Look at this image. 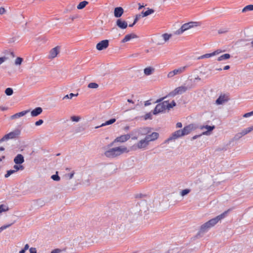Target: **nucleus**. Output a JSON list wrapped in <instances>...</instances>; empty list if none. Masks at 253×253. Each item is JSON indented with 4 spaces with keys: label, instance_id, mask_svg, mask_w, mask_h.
I'll return each mask as SVG.
<instances>
[{
    "label": "nucleus",
    "instance_id": "obj_33",
    "mask_svg": "<svg viewBox=\"0 0 253 253\" xmlns=\"http://www.w3.org/2000/svg\"><path fill=\"white\" fill-rule=\"evenodd\" d=\"M87 87L89 88L96 89L99 87V85L96 83H90L88 84Z\"/></svg>",
    "mask_w": 253,
    "mask_h": 253
},
{
    "label": "nucleus",
    "instance_id": "obj_41",
    "mask_svg": "<svg viewBox=\"0 0 253 253\" xmlns=\"http://www.w3.org/2000/svg\"><path fill=\"white\" fill-rule=\"evenodd\" d=\"M253 115V111L249 113H247L243 115L244 118H248Z\"/></svg>",
    "mask_w": 253,
    "mask_h": 253
},
{
    "label": "nucleus",
    "instance_id": "obj_44",
    "mask_svg": "<svg viewBox=\"0 0 253 253\" xmlns=\"http://www.w3.org/2000/svg\"><path fill=\"white\" fill-rule=\"evenodd\" d=\"M151 113H149L145 115V116H144V119L145 120H147V119H151Z\"/></svg>",
    "mask_w": 253,
    "mask_h": 253
},
{
    "label": "nucleus",
    "instance_id": "obj_21",
    "mask_svg": "<svg viewBox=\"0 0 253 253\" xmlns=\"http://www.w3.org/2000/svg\"><path fill=\"white\" fill-rule=\"evenodd\" d=\"M228 100L227 97H226L225 95L221 94L216 100V103L217 105H221L223 103L227 101Z\"/></svg>",
    "mask_w": 253,
    "mask_h": 253
},
{
    "label": "nucleus",
    "instance_id": "obj_49",
    "mask_svg": "<svg viewBox=\"0 0 253 253\" xmlns=\"http://www.w3.org/2000/svg\"><path fill=\"white\" fill-rule=\"evenodd\" d=\"M176 127L177 128H181L182 126V123L180 122H178L176 125Z\"/></svg>",
    "mask_w": 253,
    "mask_h": 253
},
{
    "label": "nucleus",
    "instance_id": "obj_61",
    "mask_svg": "<svg viewBox=\"0 0 253 253\" xmlns=\"http://www.w3.org/2000/svg\"><path fill=\"white\" fill-rule=\"evenodd\" d=\"M218 71H221L222 69L221 68L217 69H216Z\"/></svg>",
    "mask_w": 253,
    "mask_h": 253
},
{
    "label": "nucleus",
    "instance_id": "obj_47",
    "mask_svg": "<svg viewBox=\"0 0 253 253\" xmlns=\"http://www.w3.org/2000/svg\"><path fill=\"white\" fill-rule=\"evenodd\" d=\"M29 251L30 253H37V250L35 248H31Z\"/></svg>",
    "mask_w": 253,
    "mask_h": 253
},
{
    "label": "nucleus",
    "instance_id": "obj_18",
    "mask_svg": "<svg viewBox=\"0 0 253 253\" xmlns=\"http://www.w3.org/2000/svg\"><path fill=\"white\" fill-rule=\"evenodd\" d=\"M117 25L122 29H125L127 27V23L126 21L118 19L116 21Z\"/></svg>",
    "mask_w": 253,
    "mask_h": 253
},
{
    "label": "nucleus",
    "instance_id": "obj_43",
    "mask_svg": "<svg viewBox=\"0 0 253 253\" xmlns=\"http://www.w3.org/2000/svg\"><path fill=\"white\" fill-rule=\"evenodd\" d=\"M6 59L7 58L5 56L0 57V65L2 64Z\"/></svg>",
    "mask_w": 253,
    "mask_h": 253
},
{
    "label": "nucleus",
    "instance_id": "obj_27",
    "mask_svg": "<svg viewBox=\"0 0 253 253\" xmlns=\"http://www.w3.org/2000/svg\"><path fill=\"white\" fill-rule=\"evenodd\" d=\"M154 12V10L153 9L148 8L146 11H142L141 14L143 17H146L153 14Z\"/></svg>",
    "mask_w": 253,
    "mask_h": 253
},
{
    "label": "nucleus",
    "instance_id": "obj_11",
    "mask_svg": "<svg viewBox=\"0 0 253 253\" xmlns=\"http://www.w3.org/2000/svg\"><path fill=\"white\" fill-rule=\"evenodd\" d=\"M60 52V47L59 46H56L52 48L49 53L48 58L52 59L57 56Z\"/></svg>",
    "mask_w": 253,
    "mask_h": 253
},
{
    "label": "nucleus",
    "instance_id": "obj_24",
    "mask_svg": "<svg viewBox=\"0 0 253 253\" xmlns=\"http://www.w3.org/2000/svg\"><path fill=\"white\" fill-rule=\"evenodd\" d=\"M214 126H203L200 127L201 129H206L207 130L206 131L203 132V135L207 134L208 132L211 131L214 128Z\"/></svg>",
    "mask_w": 253,
    "mask_h": 253
},
{
    "label": "nucleus",
    "instance_id": "obj_34",
    "mask_svg": "<svg viewBox=\"0 0 253 253\" xmlns=\"http://www.w3.org/2000/svg\"><path fill=\"white\" fill-rule=\"evenodd\" d=\"M23 61V59L22 58L18 57L16 58L15 60V65L16 66H20L21 65L22 62Z\"/></svg>",
    "mask_w": 253,
    "mask_h": 253
},
{
    "label": "nucleus",
    "instance_id": "obj_20",
    "mask_svg": "<svg viewBox=\"0 0 253 253\" xmlns=\"http://www.w3.org/2000/svg\"><path fill=\"white\" fill-rule=\"evenodd\" d=\"M181 136H182V131L181 130H178L172 133V135L168 139V141L175 139Z\"/></svg>",
    "mask_w": 253,
    "mask_h": 253
},
{
    "label": "nucleus",
    "instance_id": "obj_15",
    "mask_svg": "<svg viewBox=\"0 0 253 253\" xmlns=\"http://www.w3.org/2000/svg\"><path fill=\"white\" fill-rule=\"evenodd\" d=\"M130 138L129 134H125L117 137L114 140L115 142L124 143L126 142Z\"/></svg>",
    "mask_w": 253,
    "mask_h": 253
},
{
    "label": "nucleus",
    "instance_id": "obj_58",
    "mask_svg": "<svg viewBox=\"0 0 253 253\" xmlns=\"http://www.w3.org/2000/svg\"><path fill=\"white\" fill-rule=\"evenodd\" d=\"M134 25V24H133V23L132 24H130V25H129V27H132V26H133V25Z\"/></svg>",
    "mask_w": 253,
    "mask_h": 253
},
{
    "label": "nucleus",
    "instance_id": "obj_42",
    "mask_svg": "<svg viewBox=\"0 0 253 253\" xmlns=\"http://www.w3.org/2000/svg\"><path fill=\"white\" fill-rule=\"evenodd\" d=\"M43 120L42 119H40L35 123V125L36 126H41V125H42L43 124Z\"/></svg>",
    "mask_w": 253,
    "mask_h": 253
},
{
    "label": "nucleus",
    "instance_id": "obj_62",
    "mask_svg": "<svg viewBox=\"0 0 253 253\" xmlns=\"http://www.w3.org/2000/svg\"><path fill=\"white\" fill-rule=\"evenodd\" d=\"M142 7H143V6H139V9H140V8H141Z\"/></svg>",
    "mask_w": 253,
    "mask_h": 253
},
{
    "label": "nucleus",
    "instance_id": "obj_39",
    "mask_svg": "<svg viewBox=\"0 0 253 253\" xmlns=\"http://www.w3.org/2000/svg\"><path fill=\"white\" fill-rule=\"evenodd\" d=\"M252 130H253V126L249 127L247 129H246V130L242 131V134L245 135V134H247L248 133L250 132V131H251Z\"/></svg>",
    "mask_w": 253,
    "mask_h": 253
},
{
    "label": "nucleus",
    "instance_id": "obj_10",
    "mask_svg": "<svg viewBox=\"0 0 253 253\" xmlns=\"http://www.w3.org/2000/svg\"><path fill=\"white\" fill-rule=\"evenodd\" d=\"M185 70L184 67H181L177 69H175L172 71L169 72L167 74L168 78H172L174 76L182 73Z\"/></svg>",
    "mask_w": 253,
    "mask_h": 253
},
{
    "label": "nucleus",
    "instance_id": "obj_8",
    "mask_svg": "<svg viewBox=\"0 0 253 253\" xmlns=\"http://www.w3.org/2000/svg\"><path fill=\"white\" fill-rule=\"evenodd\" d=\"M13 168L14 169H10L7 171L6 173L4 175V177L5 178L8 177L10 175L15 173L19 170H23L24 166L20 165H14Z\"/></svg>",
    "mask_w": 253,
    "mask_h": 253
},
{
    "label": "nucleus",
    "instance_id": "obj_28",
    "mask_svg": "<svg viewBox=\"0 0 253 253\" xmlns=\"http://www.w3.org/2000/svg\"><path fill=\"white\" fill-rule=\"evenodd\" d=\"M253 11V4H249L245 6L242 10L243 13Z\"/></svg>",
    "mask_w": 253,
    "mask_h": 253
},
{
    "label": "nucleus",
    "instance_id": "obj_7",
    "mask_svg": "<svg viewBox=\"0 0 253 253\" xmlns=\"http://www.w3.org/2000/svg\"><path fill=\"white\" fill-rule=\"evenodd\" d=\"M149 145L148 141L145 138L140 140L133 147V149H145Z\"/></svg>",
    "mask_w": 253,
    "mask_h": 253
},
{
    "label": "nucleus",
    "instance_id": "obj_26",
    "mask_svg": "<svg viewBox=\"0 0 253 253\" xmlns=\"http://www.w3.org/2000/svg\"><path fill=\"white\" fill-rule=\"evenodd\" d=\"M116 120L115 118H112L108 121H106L104 123L102 124L100 126L95 127L96 128H98L100 126H103L111 125L116 122Z\"/></svg>",
    "mask_w": 253,
    "mask_h": 253
},
{
    "label": "nucleus",
    "instance_id": "obj_54",
    "mask_svg": "<svg viewBox=\"0 0 253 253\" xmlns=\"http://www.w3.org/2000/svg\"><path fill=\"white\" fill-rule=\"evenodd\" d=\"M137 21H138V17H136L135 18V19H134V22H133V24H135L137 22Z\"/></svg>",
    "mask_w": 253,
    "mask_h": 253
},
{
    "label": "nucleus",
    "instance_id": "obj_30",
    "mask_svg": "<svg viewBox=\"0 0 253 253\" xmlns=\"http://www.w3.org/2000/svg\"><path fill=\"white\" fill-rule=\"evenodd\" d=\"M88 3V1L84 0L79 3L77 5L78 9H82L85 7V6Z\"/></svg>",
    "mask_w": 253,
    "mask_h": 253
},
{
    "label": "nucleus",
    "instance_id": "obj_25",
    "mask_svg": "<svg viewBox=\"0 0 253 253\" xmlns=\"http://www.w3.org/2000/svg\"><path fill=\"white\" fill-rule=\"evenodd\" d=\"M154 68L152 67H148L144 69V74L146 76H150L154 72Z\"/></svg>",
    "mask_w": 253,
    "mask_h": 253
},
{
    "label": "nucleus",
    "instance_id": "obj_36",
    "mask_svg": "<svg viewBox=\"0 0 253 253\" xmlns=\"http://www.w3.org/2000/svg\"><path fill=\"white\" fill-rule=\"evenodd\" d=\"M78 95V93L74 94L73 93H71L69 94H67L65 96H64L63 99H72L73 97L77 96Z\"/></svg>",
    "mask_w": 253,
    "mask_h": 253
},
{
    "label": "nucleus",
    "instance_id": "obj_50",
    "mask_svg": "<svg viewBox=\"0 0 253 253\" xmlns=\"http://www.w3.org/2000/svg\"><path fill=\"white\" fill-rule=\"evenodd\" d=\"M29 245L28 244H26L25 245V247L24 248V250H25V251L29 249Z\"/></svg>",
    "mask_w": 253,
    "mask_h": 253
},
{
    "label": "nucleus",
    "instance_id": "obj_31",
    "mask_svg": "<svg viewBox=\"0 0 253 253\" xmlns=\"http://www.w3.org/2000/svg\"><path fill=\"white\" fill-rule=\"evenodd\" d=\"M171 37L172 35L170 34L165 33L162 35V37L165 42H168Z\"/></svg>",
    "mask_w": 253,
    "mask_h": 253
},
{
    "label": "nucleus",
    "instance_id": "obj_60",
    "mask_svg": "<svg viewBox=\"0 0 253 253\" xmlns=\"http://www.w3.org/2000/svg\"><path fill=\"white\" fill-rule=\"evenodd\" d=\"M251 45L253 47V41L251 42Z\"/></svg>",
    "mask_w": 253,
    "mask_h": 253
},
{
    "label": "nucleus",
    "instance_id": "obj_64",
    "mask_svg": "<svg viewBox=\"0 0 253 253\" xmlns=\"http://www.w3.org/2000/svg\"><path fill=\"white\" fill-rule=\"evenodd\" d=\"M196 138V136H194V137H193V139H195V138Z\"/></svg>",
    "mask_w": 253,
    "mask_h": 253
},
{
    "label": "nucleus",
    "instance_id": "obj_35",
    "mask_svg": "<svg viewBox=\"0 0 253 253\" xmlns=\"http://www.w3.org/2000/svg\"><path fill=\"white\" fill-rule=\"evenodd\" d=\"M5 93L7 96H11L13 93V89L11 87H8L5 90Z\"/></svg>",
    "mask_w": 253,
    "mask_h": 253
},
{
    "label": "nucleus",
    "instance_id": "obj_13",
    "mask_svg": "<svg viewBox=\"0 0 253 253\" xmlns=\"http://www.w3.org/2000/svg\"><path fill=\"white\" fill-rule=\"evenodd\" d=\"M29 112H30L29 110H24V111H21L20 112H18V113L14 114V115L11 116L10 118L12 120H17V119H19V118L23 117L24 116L26 115Z\"/></svg>",
    "mask_w": 253,
    "mask_h": 253
},
{
    "label": "nucleus",
    "instance_id": "obj_2",
    "mask_svg": "<svg viewBox=\"0 0 253 253\" xmlns=\"http://www.w3.org/2000/svg\"><path fill=\"white\" fill-rule=\"evenodd\" d=\"M128 152L129 150L126 147L122 146L110 149L106 151L104 154L107 157L113 158Z\"/></svg>",
    "mask_w": 253,
    "mask_h": 253
},
{
    "label": "nucleus",
    "instance_id": "obj_9",
    "mask_svg": "<svg viewBox=\"0 0 253 253\" xmlns=\"http://www.w3.org/2000/svg\"><path fill=\"white\" fill-rule=\"evenodd\" d=\"M188 89L186 86H180L175 88L171 93L170 94L174 96L177 94H180L185 92Z\"/></svg>",
    "mask_w": 253,
    "mask_h": 253
},
{
    "label": "nucleus",
    "instance_id": "obj_55",
    "mask_svg": "<svg viewBox=\"0 0 253 253\" xmlns=\"http://www.w3.org/2000/svg\"><path fill=\"white\" fill-rule=\"evenodd\" d=\"M25 251H25V250H24V249H23L21 250L19 252V253H25Z\"/></svg>",
    "mask_w": 253,
    "mask_h": 253
},
{
    "label": "nucleus",
    "instance_id": "obj_6",
    "mask_svg": "<svg viewBox=\"0 0 253 253\" xmlns=\"http://www.w3.org/2000/svg\"><path fill=\"white\" fill-rule=\"evenodd\" d=\"M109 40H104L99 42L96 45V49L101 51L108 48L109 46Z\"/></svg>",
    "mask_w": 253,
    "mask_h": 253
},
{
    "label": "nucleus",
    "instance_id": "obj_1",
    "mask_svg": "<svg viewBox=\"0 0 253 253\" xmlns=\"http://www.w3.org/2000/svg\"><path fill=\"white\" fill-rule=\"evenodd\" d=\"M176 105L174 100L169 102V101H164L158 104L153 111L154 115H157L159 113H163L166 110H169Z\"/></svg>",
    "mask_w": 253,
    "mask_h": 253
},
{
    "label": "nucleus",
    "instance_id": "obj_32",
    "mask_svg": "<svg viewBox=\"0 0 253 253\" xmlns=\"http://www.w3.org/2000/svg\"><path fill=\"white\" fill-rule=\"evenodd\" d=\"M9 210V208L6 205H0V214L3 212H6Z\"/></svg>",
    "mask_w": 253,
    "mask_h": 253
},
{
    "label": "nucleus",
    "instance_id": "obj_53",
    "mask_svg": "<svg viewBox=\"0 0 253 253\" xmlns=\"http://www.w3.org/2000/svg\"><path fill=\"white\" fill-rule=\"evenodd\" d=\"M164 99V98H161V99H158V100L156 101V103L160 102H161V101H162Z\"/></svg>",
    "mask_w": 253,
    "mask_h": 253
},
{
    "label": "nucleus",
    "instance_id": "obj_5",
    "mask_svg": "<svg viewBox=\"0 0 253 253\" xmlns=\"http://www.w3.org/2000/svg\"><path fill=\"white\" fill-rule=\"evenodd\" d=\"M21 133V130L19 129H15L10 132L6 134L1 138L2 141H5L9 139H12L17 137Z\"/></svg>",
    "mask_w": 253,
    "mask_h": 253
},
{
    "label": "nucleus",
    "instance_id": "obj_37",
    "mask_svg": "<svg viewBox=\"0 0 253 253\" xmlns=\"http://www.w3.org/2000/svg\"><path fill=\"white\" fill-rule=\"evenodd\" d=\"M190 192V189H184V190H182L181 192H180V195L182 197L187 195L188 194H189Z\"/></svg>",
    "mask_w": 253,
    "mask_h": 253
},
{
    "label": "nucleus",
    "instance_id": "obj_22",
    "mask_svg": "<svg viewBox=\"0 0 253 253\" xmlns=\"http://www.w3.org/2000/svg\"><path fill=\"white\" fill-rule=\"evenodd\" d=\"M42 109L41 107H37L31 112L32 117H36L42 113Z\"/></svg>",
    "mask_w": 253,
    "mask_h": 253
},
{
    "label": "nucleus",
    "instance_id": "obj_56",
    "mask_svg": "<svg viewBox=\"0 0 253 253\" xmlns=\"http://www.w3.org/2000/svg\"><path fill=\"white\" fill-rule=\"evenodd\" d=\"M4 150L3 147H0V151H3Z\"/></svg>",
    "mask_w": 253,
    "mask_h": 253
},
{
    "label": "nucleus",
    "instance_id": "obj_52",
    "mask_svg": "<svg viewBox=\"0 0 253 253\" xmlns=\"http://www.w3.org/2000/svg\"><path fill=\"white\" fill-rule=\"evenodd\" d=\"M127 102H129V103H131L132 104H134L133 101L131 99H127Z\"/></svg>",
    "mask_w": 253,
    "mask_h": 253
},
{
    "label": "nucleus",
    "instance_id": "obj_14",
    "mask_svg": "<svg viewBox=\"0 0 253 253\" xmlns=\"http://www.w3.org/2000/svg\"><path fill=\"white\" fill-rule=\"evenodd\" d=\"M137 38L138 36L135 34L130 33L125 36L124 39L122 40V42L125 43L126 42L130 41L132 39H137Z\"/></svg>",
    "mask_w": 253,
    "mask_h": 253
},
{
    "label": "nucleus",
    "instance_id": "obj_46",
    "mask_svg": "<svg viewBox=\"0 0 253 253\" xmlns=\"http://www.w3.org/2000/svg\"><path fill=\"white\" fill-rule=\"evenodd\" d=\"M10 225H4V226H2L1 227H0V233L4 229H5L6 228H7V227H8Z\"/></svg>",
    "mask_w": 253,
    "mask_h": 253
},
{
    "label": "nucleus",
    "instance_id": "obj_12",
    "mask_svg": "<svg viewBox=\"0 0 253 253\" xmlns=\"http://www.w3.org/2000/svg\"><path fill=\"white\" fill-rule=\"evenodd\" d=\"M222 52V51L221 50L218 49V50L214 51L212 53H207V54H205L202 55L201 56L199 57L198 59H204V58H211V57H212L213 56H215L216 55H218V54H220Z\"/></svg>",
    "mask_w": 253,
    "mask_h": 253
},
{
    "label": "nucleus",
    "instance_id": "obj_40",
    "mask_svg": "<svg viewBox=\"0 0 253 253\" xmlns=\"http://www.w3.org/2000/svg\"><path fill=\"white\" fill-rule=\"evenodd\" d=\"M51 178L55 181H59L60 177L57 174H54L51 176Z\"/></svg>",
    "mask_w": 253,
    "mask_h": 253
},
{
    "label": "nucleus",
    "instance_id": "obj_59",
    "mask_svg": "<svg viewBox=\"0 0 253 253\" xmlns=\"http://www.w3.org/2000/svg\"><path fill=\"white\" fill-rule=\"evenodd\" d=\"M224 32H223V31H219L218 33H220V34H221V33H224Z\"/></svg>",
    "mask_w": 253,
    "mask_h": 253
},
{
    "label": "nucleus",
    "instance_id": "obj_48",
    "mask_svg": "<svg viewBox=\"0 0 253 253\" xmlns=\"http://www.w3.org/2000/svg\"><path fill=\"white\" fill-rule=\"evenodd\" d=\"M60 252L61 250L60 249H56L51 251V253H60Z\"/></svg>",
    "mask_w": 253,
    "mask_h": 253
},
{
    "label": "nucleus",
    "instance_id": "obj_38",
    "mask_svg": "<svg viewBox=\"0 0 253 253\" xmlns=\"http://www.w3.org/2000/svg\"><path fill=\"white\" fill-rule=\"evenodd\" d=\"M71 119L73 122H78L80 120L81 118L79 116H73L71 117Z\"/></svg>",
    "mask_w": 253,
    "mask_h": 253
},
{
    "label": "nucleus",
    "instance_id": "obj_17",
    "mask_svg": "<svg viewBox=\"0 0 253 253\" xmlns=\"http://www.w3.org/2000/svg\"><path fill=\"white\" fill-rule=\"evenodd\" d=\"M159 137V134L157 132H152L151 134L147 135L145 138L148 141V142L150 141H153L158 139Z\"/></svg>",
    "mask_w": 253,
    "mask_h": 253
},
{
    "label": "nucleus",
    "instance_id": "obj_57",
    "mask_svg": "<svg viewBox=\"0 0 253 253\" xmlns=\"http://www.w3.org/2000/svg\"><path fill=\"white\" fill-rule=\"evenodd\" d=\"M73 176V173L71 174L70 176V178H72Z\"/></svg>",
    "mask_w": 253,
    "mask_h": 253
},
{
    "label": "nucleus",
    "instance_id": "obj_51",
    "mask_svg": "<svg viewBox=\"0 0 253 253\" xmlns=\"http://www.w3.org/2000/svg\"><path fill=\"white\" fill-rule=\"evenodd\" d=\"M230 68V66L229 65H226L224 66L223 69L225 70H228Z\"/></svg>",
    "mask_w": 253,
    "mask_h": 253
},
{
    "label": "nucleus",
    "instance_id": "obj_63",
    "mask_svg": "<svg viewBox=\"0 0 253 253\" xmlns=\"http://www.w3.org/2000/svg\"><path fill=\"white\" fill-rule=\"evenodd\" d=\"M1 110H5V109H4V108H1Z\"/></svg>",
    "mask_w": 253,
    "mask_h": 253
},
{
    "label": "nucleus",
    "instance_id": "obj_45",
    "mask_svg": "<svg viewBox=\"0 0 253 253\" xmlns=\"http://www.w3.org/2000/svg\"><path fill=\"white\" fill-rule=\"evenodd\" d=\"M5 12H6V10L4 7H0V15L3 14L4 13H5Z\"/></svg>",
    "mask_w": 253,
    "mask_h": 253
},
{
    "label": "nucleus",
    "instance_id": "obj_19",
    "mask_svg": "<svg viewBox=\"0 0 253 253\" xmlns=\"http://www.w3.org/2000/svg\"><path fill=\"white\" fill-rule=\"evenodd\" d=\"M124 13V9L122 7H116L114 9V16L116 18H119Z\"/></svg>",
    "mask_w": 253,
    "mask_h": 253
},
{
    "label": "nucleus",
    "instance_id": "obj_4",
    "mask_svg": "<svg viewBox=\"0 0 253 253\" xmlns=\"http://www.w3.org/2000/svg\"><path fill=\"white\" fill-rule=\"evenodd\" d=\"M201 23L197 21H190L182 24L180 28L176 31V34L179 35L191 29L201 26Z\"/></svg>",
    "mask_w": 253,
    "mask_h": 253
},
{
    "label": "nucleus",
    "instance_id": "obj_3",
    "mask_svg": "<svg viewBox=\"0 0 253 253\" xmlns=\"http://www.w3.org/2000/svg\"><path fill=\"white\" fill-rule=\"evenodd\" d=\"M227 212L228 211H226L222 213V214H221L220 215H218L216 217L209 220L208 222H206L205 224L201 226V229L202 231H205L206 229L213 226L219 220L224 218L226 215L227 214Z\"/></svg>",
    "mask_w": 253,
    "mask_h": 253
},
{
    "label": "nucleus",
    "instance_id": "obj_16",
    "mask_svg": "<svg viewBox=\"0 0 253 253\" xmlns=\"http://www.w3.org/2000/svg\"><path fill=\"white\" fill-rule=\"evenodd\" d=\"M24 162V157L21 154H18L14 159L15 165L23 166L22 164Z\"/></svg>",
    "mask_w": 253,
    "mask_h": 253
},
{
    "label": "nucleus",
    "instance_id": "obj_29",
    "mask_svg": "<svg viewBox=\"0 0 253 253\" xmlns=\"http://www.w3.org/2000/svg\"><path fill=\"white\" fill-rule=\"evenodd\" d=\"M230 57V55L229 54L225 53V54H223V55L220 56L219 57H218L217 58V61H222L223 60H227V59H229Z\"/></svg>",
    "mask_w": 253,
    "mask_h": 253
},
{
    "label": "nucleus",
    "instance_id": "obj_23",
    "mask_svg": "<svg viewBox=\"0 0 253 253\" xmlns=\"http://www.w3.org/2000/svg\"><path fill=\"white\" fill-rule=\"evenodd\" d=\"M193 129V126L191 125L185 126L182 130H181L182 136L189 134Z\"/></svg>",
    "mask_w": 253,
    "mask_h": 253
}]
</instances>
